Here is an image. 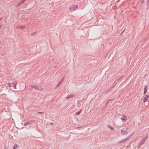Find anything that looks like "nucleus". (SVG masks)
I'll return each instance as SVG.
<instances>
[{
    "label": "nucleus",
    "mask_w": 149,
    "mask_h": 149,
    "mask_svg": "<svg viewBox=\"0 0 149 149\" xmlns=\"http://www.w3.org/2000/svg\"><path fill=\"white\" fill-rule=\"evenodd\" d=\"M19 146L17 145L16 144H15L13 147V149H17L18 147Z\"/></svg>",
    "instance_id": "obj_11"
},
{
    "label": "nucleus",
    "mask_w": 149,
    "mask_h": 149,
    "mask_svg": "<svg viewBox=\"0 0 149 149\" xmlns=\"http://www.w3.org/2000/svg\"><path fill=\"white\" fill-rule=\"evenodd\" d=\"M78 7L77 5L73 4L69 7V9L70 12H72L77 10Z\"/></svg>",
    "instance_id": "obj_1"
},
{
    "label": "nucleus",
    "mask_w": 149,
    "mask_h": 149,
    "mask_svg": "<svg viewBox=\"0 0 149 149\" xmlns=\"http://www.w3.org/2000/svg\"><path fill=\"white\" fill-rule=\"evenodd\" d=\"M125 140H127V139H126Z\"/></svg>",
    "instance_id": "obj_23"
},
{
    "label": "nucleus",
    "mask_w": 149,
    "mask_h": 149,
    "mask_svg": "<svg viewBox=\"0 0 149 149\" xmlns=\"http://www.w3.org/2000/svg\"><path fill=\"white\" fill-rule=\"evenodd\" d=\"M127 128H123L121 130V133L124 135L126 134H127Z\"/></svg>",
    "instance_id": "obj_4"
},
{
    "label": "nucleus",
    "mask_w": 149,
    "mask_h": 149,
    "mask_svg": "<svg viewBox=\"0 0 149 149\" xmlns=\"http://www.w3.org/2000/svg\"><path fill=\"white\" fill-rule=\"evenodd\" d=\"M113 100H109L108 102H107V104L108 105L109 103H112V101Z\"/></svg>",
    "instance_id": "obj_12"
},
{
    "label": "nucleus",
    "mask_w": 149,
    "mask_h": 149,
    "mask_svg": "<svg viewBox=\"0 0 149 149\" xmlns=\"http://www.w3.org/2000/svg\"><path fill=\"white\" fill-rule=\"evenodd\" d=\"M122 116V117L121 118L122 120L126 121L127 120V118L125 115H123Z\"/></svg>",
    "instance_id": "obj_9"
},
{
    "label": "nucleus",
    "mask_w": 149,
    "mask_h": 149,
    "mask_svg": "<svg viewBox=\"0 0 149 149\" xmlns=\"http://www.w3.org/2000/svg\"><path fill=\"white\" fill-rule=\"evenodd\" d=\"M20 28L22 30H23L25 28V27L24 26H20Z\"/></svg>",
    "instance_id": "obj_15"
},
{
    "label": "nucleus",
    "mask_w": 149,
    "mask_h": 149,
    "mask_svg": "<svg viewBox=\"0 0 149 149\" xmlns=\"http://www.w3.org/2000/svg\"><path fill=\"white\" fill-rule=\"evenodd\" d=\"M72 97H73V96L71 95L68 96L66 97L65 98L67 99H69L70 98H72Z\"/></svg>",
    "instance_id": "obj_14"
},
{
    "label": "nucleus",
    "mask_w": 149,
    "mask_h": 149,
    "mask_svg": "<svg viewBox=\"0 0 149 149\" xmlns=\"http://www.w3.org/2000/svg\"><path fill=\"white\" fill-rule=\"evenodd\" d=\"M76 114L77 115H79L80 114V112H77L76 113Z\"/></svg>",
    "instance_id": "obj_17"
},
{
    "label": "nucleus",
    "mask_w": 149,
    "mask_h": 149,
    "mask_svg": "<svg viewBox=\"0 0 149 149\" xmlns=\"http://www.w3.org/2000/svg\"><path fill=\"white\" fill-rule=\"evenodd\" d=\"M114 102H113V104H114Z\"/></svg>",
    "instance_id": "obj_24"
},
{
    "label": "nucleus",
    "mask_w": 149,
    "mask_h": 149,
    "mask_svg": "<svg viewBox=\"0 0 149 149\" xmlns=\"http://www.w3.org/2000/svg\"><path fill=\"white\" fill-rule=\"evenodd\" d=\"M108 126L109 127V129L111 130H114V128L113 127H111L109 126V125H108Z\"/></svg>",
    "instance_id": "obj_13"
},
{
    "label": "nucleus",
    "mask_w": 149,
    "mask_h": 149,
    "mask_svg": "<svg viewBox=\"0 0 149 149\" xmlns=\"http://www.w3.org/2000/svg\"><path fill=\"white\" fill-rule=\"evenodd\" d=\"M56 67H57L56 66H54V67H55V68H56Z\"/></svg>",
    "instance_id": "obj_21"
},
{
    "label": "nucleus",
    "mask_w": 149,
    "mask_h": 149,
    "mask_svg": "<svg viewBox=\"0 0 149 149\" xmlns=\"http://www.w3.org/2000/svg\"><path fill=\"white\" fill-rule=\"evenodd\" d=\"M145 140H141V141L139 143L138 147L139 148L140 146L145 143Z\"/></svg>",
    "instance_id": "obj_8"
},
{
    "label": "nucleus",
    "mask_w": 149,
    "mask_h": 149,
    "mask_svg": "<svg viewBox=\"0 0 149 149\" xmlns=\"http://www.w3.org/2000/svg\"><path fill=\"white\" fill-rule=\"evenodd\" d=\"M147 85H146L145 86V87H144V93H143V94H145L147 91Z\"/></svg>",
    "instance_id": "obj_10"
},
{
    "label": "nucleus",
    "mask_w": 149,
    "mask_h": 149,
    "mask_svg": "<svg viewBox=\"0 0 149 149\" xmlns=\"http://www.w3.org/2000/svg\"><path fill=\"white\" fill-rule=\"evenodd\" d=\"M143 97V102H145L149 99V95H144Z\"/></svg>",
    "instance_id": "obj_3"
},
{
    "label": "nucleus",
    "mask_w": 149,
    "mask_h": 149,
    "mask_svg": "<svg viewBox=\"0 0 149 149\" xmlns=\"http://www.w3.org/2000/svg\"><path fill=\"white\" fill-rule=\"evenodd\" d=\"M146 138H144V137H143L142 139V140H146Z\"/></svg>",
    "instance_id": "obj_19"
},
{
    "label": "nucleus",
    "mask_w": 149,
    "mask_h": 149,
    "mask_svg": "<svg viewBox=\"0 0 149 149\" xmlns=\"http://www.w3.org/2000/svg\"><path fill=\"white\" fill-rule=\"evenodd\" d=\"M63 81V79L62 78L61 81L58 84L56 85V86L55 87V88H56L57 87H59L62 83Z\"/></svg>",
    "instance_id": "obj_5"
},
{
    "label": "nucleus",
    "mask_w": 149,
    "mask_h": 149,
    "mask_svg": "<svg viewBox=\"0 0 149 149\" xmlns=\"http://www.w3.org/2000/svg\"><path fill=\"white\" fill-rule=\"evenodd\" d=\"M31 87L35 89L38 90L42 91L43 90L41 86H38L32 85L31 86Z\"/></svg>",
    "instance_id": "obj_2"
},
{
    "label": "nucleus",
    "mask_w": 149,
    "mask_h": 149,
    "mask_svg": "<svg viewBox=\"0 0 149 149\" xmlns=\"http://www.w3.org/2000/svg\"><path fill=\"white\" fill-rule=\"evenodd\" d=\"M144 0H142V3H144Z\"/></svg>",
    "instance_id": "obj_20"
},
{
    "label": "nucleus",
    "mask_w": 149,
    "mask_h": 149,
    "mask_svg": "<svg viewBox=\"0 0 149 149\" xmlns=\"http://www.w3.org/2000/svg\"><path fill=\"white\" fill-rule=\"evenodd\" d=\"M28 122L27 123V122L26 123H25V124H24V126H26L27 125H28Z\"/></svg>",
    "instance_id": "obj_18"
},
{
    "label": "nucleus",
    "mask_w": 149,
    "mask_h": 149,
    "mask_svg": "<svg viewBox=\"0 0 149 149\" xmlns=\"http://www.w3.org/2000/svg\"><path fill=\"white\" fill-rule=\"evenodd\" d=\"M8 86L9 87H13L14 86V84L13 83H7Z\"/></svg>",
    "instance_id": "obj_7"
},
{
    "label": "nucleus",
    "mask_w": 149,
    "mask_h": 149,
    "mask_svg": "<svg viewBox=\"0 0 149 149\" xmlns=\"http://www.w3.org/2000/svg\"><path fill=\"white\" fill-rule=\"evenodd\" d=\"M38 113L40 114L41 115L43 114H44V112H38L37 113Z\"/></svg>",
    "instance_id": "obj_16"
},
{
    "label": "nucleus",
    "mask_w": 149,
    "mask_h": 149,
    "mask_svg": "<svg viewBox=\"0 0 149 149\" xmlns=\"http://www.w3.org/2000/svg\"><path fill=\"white\" fill-rule=\"evenodd\" d=\"M26 1V0H24L23 1L22 0L20 1L19 3H18L17 4V6H20L21 4L23 3H24V2Z\"/></svg>",
    "instance_id": "obj_6"
},
{
    "label": "nucleus",
    "mask_w": 149,
    "mask_h": 149,
    "mask_svg": "<svg viewBox=\"0 0 149 149\" xmlns=\"http://www.w3.org/2000/svg\"><path fill=\"white\" fill-rule=\"evenodd\" d=\"M1 26L0 25V28H1Z\"/></svg>",
    "instance_id": "obj_22"
}]
</instances>
